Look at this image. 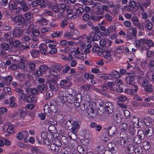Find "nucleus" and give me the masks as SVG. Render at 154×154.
Wrapping results in <instances>:
<instances>
[{"mask_svg":"<svg viewBox=\"0 0 154 154\" xmlns=\"http://www.w3.org/2000/svg\"><path fill=\"white\" fill-rule=\"evenodd\" d=\"M132 12H136L139 10V6L137 5V2L134 1H130L128 2Z\"/></svg>","mask_w":154,"mask_h":154,"instance_id":"17","label":"nucleus"},{"mask_svg":"<svg viewBox=\"0 0 154 154\" xmlns=\"http://www.w3.org/2000/svg\"><path fill=\"white\" fill-rule=\"evenodd\" d=\"M132 118L133 119H132V122L134 124V125H137L136 126H139V120L138 118L136 117L135 116H133Z\"/></svg>","mask_w":154,"mask_h":154,"instance_id":"54","label":"nucleus"},{"mask_svg":"<svg viewBox=\"0 0 154 154\" xmlns=\"http://www.w3.org/2000/svg\"><path fill=\"white\" fill-rule=\"evenodd\" d=\"M37 88L41 93L43 94L48 89V86L46 83L41 84L37 85Z\"/></svg>","mask_w":154,"mask_h":154,"instance_id":"15","label":"nucleus"},{"mask_svg":"<svg viewBox=\"0 0 154 154\" xmlns=\"http://www.w3.org/2000/svg\"><path fill=\"white\" fill-rule=\"evenodd\" d=\"M134 76L131 75L126 78V80L127 83L131 85H133L134 83Z\"/></svg>","mask_w":154,"mask_h":154,"instance_id":"28","label":"nucleus"},{"mask_svg":"<svg viewBox=\"0 0 154 154\" xmlns=\"http://www.w3.org/2000/svg\"><path fill=\"white\" fill-rule=\"evenodd\" d=\"M51 149L54 152H58L60 148L59 147L54 145L53 143L51 144L50 145Z\"/></svg>","mask_w":154,"mask_h":154,"instance_id":"41","label":"nucleus"},{"mask_svg":"<svg viewBox=\"0 0 154 154\" xmlns=\"http://www.w3.org/2000/svg\"><path fill=\"white\" fill-rule=\"evenodd\" d=\"M20 117L22 119H24L26 115V112L23 109H21L19 110Z\"/></svg>","mask_w":154,"mask_h":154,"instance_id":"51","label":"nucleus"},{"mask_svg":"<svg viewBox=\"0 0 154 154\" xmlns=\"http://www.w3.org/2000/svg\"><path fill=\"white\" fill-rule=\"evenodd\" d=\"M107 134L110 136H112L115 134L117 131L116 128L114 126H110L108 128Z\"/></svg>","mask_w":154,"mask_h":154,"instance_id":"23","label":"nucleus"},{"mask_svg":"<svg viewBox=\"0 0 154 154\" xmlns=\"http://www.w3.org/2000/svg\"><path fill=\"white\" fill-rule=\"evenodd\" d=\"M39 51L37 50H32L30 51V54L33 57H37L39 56Z\"/></svg>","mask_w":154,"mask_h":154,"instance_id":"42","label":"nucleus"},{"mask_svg":"<svg viewBox=\"0 0 154 154\" xmlns=\"http://www.w3.org/2000/svg\"><path fill=\"white\" fill-rule=\"evenodd\" d=\"M107 49V48H106V50H104L105 51L103 52V56L105 58L107 59L109 58H110L109 59L110 61H113V59L111 58V54L110 52H114V51L111 49Z\"/></svg>","mask_w":154,"mask_h":154,"instance_id":"22","label":"nucleus"},{"mask_svg":"<svg viewBox=\"0 0 154 154\" xmlns=\"http://www.w3.org/2000/svg\"><path fill=\"white\" fill-rule=\"evenodd\" d=\"M57 125H49L48 127V130L51 133H55L57 131L56 126Z\"/></svg>","mask_w":154,"mask_h":154,"instance_id":"35","label":"nucleus"},{"mask_svg":"<svg viewBox=\"0 0 154 154\" xmlns=\"http://www.w3.org/2000/svg\"><path fill=\"white\" fill-rule=\"evenodd\" d=\"M58 97L61 100L62 102L64 103L66 102V96L65 97H64L62 91L60 92Z\"/></svg>","mask_w":154,"mask_h":154,"instance_id":"49","label":"nucleus"},{"mask_svg":"<svg viewBox=\"0 0 154 154\" xmlns=\"http://www.w3.org/2000/svg\"><path fill=\"white\" fill-rule=\"evenodd\" d=\"M10 59L14 63H20L22 61L21 57L18 55H14L10 57Z\"/></svg>","mask_w":154,"mask_h":154,"instance_id":"27","label":"nucleus"},{"mask_svg":"<svg viewBox=\"0 0 154 154\" xmlns=\"http://www.w3.org/2000/svg\"><path fill=\"white\" fill-rule=\"evenodd\" d=\"M121 114L123 116V114L125 115L126 117V119H128V117H130V112L127 110H121L120 111Z\"/></svg>","mask_w":154,"mask_h":154,"instance_id":"45","label":"nucleus"},{"mask_svg":"<svg viewBox=\"0 0 154 154\" xmlns=\"http://www.w3.org/2000/svg\"><path fill=\"white\" fill-rule=\"evenodd\" d=\"M57 108L58 107L56 104L55 105H52L51 106V107H50V109L51 111L53 112H57Z\"/></svg>","mask_w":154,"mask_h":154,"instance_id":"59","label":"nucleus"},{"mask_svg":"<svg viewBox=\"0 0 154 154\" xmlns=\"http://www.w3.org/2000/svg\"><path fill=\"white\" fill-rule=\"evenodd\" d=\"M65 68L63 70L62 72L63 74H65L67 73L68 71L70 70V66L68 64H66L65 65Z\"/></svg>","mask_w":154,"mask_h":154,"instance_id":"58","label":"nucleus"},{"mask_svg":"<svg viewBox=\"0 0 154 154\" xmlns=\"http://www.w3.org/2000/svg\"><path fill=\"white\" fill-rule=\"evenodd\" d=\"M152 120L151 118L149 117H145L144 119L145 124L146 126H149L152 122Z\"/></svg>","mask_w":154,"mask_h":154,"instance_id":"38","label":"nucleus"},{"mask_svg":"<svg viewBox=\"0 0 154 154\" xmlns=\"http://www.w3.org/2000/svg\"><path fill=\"white\" fill-rule=\"evenodd\" d=\"M121 113V111L119 110L115 112L113 115V120L116 123H119L122 120L123 116Z\"/></svg>","mask_w":154,"mask_h":154,"instance_id":"9","label":"nucleus"},{"mask_svg":"<svg viewBox=\"0 0 154 154\" xmlns=\"http://www.w3.org/2000/svg\"><path fill=\"white\" fill-rule=\"evenodd\" d=\"M37 1L38 5H39L41 8H42L45 6L44 0H37Z\"/></svg>","mask_w":154,"mask_h":154,"instance_id":"53","label":"nucleus"},{"mask_svg":"<svg viewBox=\"0 0 154 154\" xmlns=\"http://www.w3.org/2000/svg\"><path fill=\"white\" fill-rule=\"evenodd\" d=\"M48 46L46 44H42L39 46V52L42 54L44 55H47L48 53Z\"/></svg>","mask_w":154,"mask_h":154,"instance_id":"18","label":"nucleus"},{"mask_svg":"<svg viewBox=\"0 0 154 154\" xmlns=\"http://www.w3.org/2000/svg\"><path fill=\"white\" fill-rule=\"evenodd\" d=\"M13 2H10L8 5L11 7L13 9L16 10L18 13L21 11L25 12L29 10V8L27 5L26 2L24 0H12Z\"/></svg>","mask_w":154,"mask_h":154,"instance_id":"1","label":"nucleus"},{"mask_svg":"<svg viewBox=\"0 0 154 154\" xmlns=\"http://www.w3.org/2000/svg\"><path fill=\"white\" fill-rule=\"evenodd\" d=\"M80 107L82 111L87 110L88 114L90 118H93L96 117L97 113L95 111L92 106L90 105L89 102H85L80 106Z\"/></svg>","mask_w":154,"mask_h":154,"instance_id":"2","label":"nucleus"},{"mask_svg":"<svg viewBox=\"0 0 154 154\" xmlns=\"http://www.w3.org/2000/svg\"><path fill=\"white\" fill-rule=\"evenodd\" d=\"M71 130V131L69 132L68 134V137L69 138L72 140H75L76 138V136L75 134L76 133H74Z\"/></svg>","mask_w":154,"mask_h":154,"instance_id":"40","label":"nucleus"},{"mask_svg":"<svg viewBox=\"0 0 154 154\" xmlns=\"http://www.w3.org/2000/svg\"><path fill=\"white\" fill-rule=\"evenodd\" d=\"M18 28H14L13 30L12 35L15 37H20L23 34V30Z\"/></svg>","mask_w":154,"mask_h":154,"instance_id":"13","label":"nucleus"},{"mask_svg":"<svg viewBox=\"0 0 154 154\" xmlns=\"http://www.w3.org/2000/svg\"><path fill=\"white\" fill-rule=\"evenodd\" d=\"M52 76L51 79L48 81L49 84L53 83L56 86L58 85L57 80L60 79L59 76L57 75L54 74L51 75Z\"/></svg>","mask_w":154,"mask_h":154,"instance_id":"19","label":"nucleus"},{"mask_svg":"<svg viewBox=\"0 0 154 154\" xmlns=\"http://www.w3.org/2000/svg\"><path fill=\"white\" fill-rule=\"evenodd\" d=\"M34 25L31 24L30 25L31 30H30L32 35V40L34 42H37L38 41V37L40 34V32L36 29L34 28Z\"/></svg>","mask_w":154,"mask_h":154,"instance_id":"6","label":"nucleus"},{"mask_svg":"<svg viewBox=\"0 0 154 154\" xmlns=\"http://www.w3.org/2000/svg\"><path fill=\"white\" fill-rule=\"evenodd\" d=\"M99 149H99L98 151V154H104L105 151V148L103 146L98 147Z\"/></svg>","mask_w":154,"mask_h":154,"instance_id":"63","label":"nucleus"},{"mask_svg":"<svg viewBox=\"0 0 154 154\" xmlns=\"http://www.w3.org/2000/svg\"><path fill=\"white\" fill-rule=\"evenodd\" d=\"M19 48L21 51H23L25 49H29L30 47L29 46L27 45L25 43L23 42L21 43Z\"/></svg>","mask_w":154,"mask_h":154,"instance_id":"39","label":"nucleus"},{"mask_svg":"<svg viewBox=\"0 0 154 154\" xmlns=\"http://www.w3.org/2000/svg\"><path fill=\"white\" fill-rule=\"evenodd\" d=\"M52 9L55 12L59 13L58 15L59 17L61 18L65 17L64 14L66 9L65 4L63 3L61 4L60 5H55L53 7Z\"/></svg>","mask_w":154,"mask_h":154,"instance_id":"3","label":"nucleus"},{"mask_svg":"<svg viewBox=\"0 0 154 154\" xmlns=\"http://www.w3.org/2000/svg\"><path fill=\"white\" fill-rule=\"evenodd\" d=\"M112 43L111 41L106 38L102 39L100 41V46L102 48H108L110 47Z\"/></svg>","mask_w":154,"mask_h":154,"instance_id":"8","label":"nucleus"},{"mask_svg":"<svg viewBox=\"0 0 154 154\" xmlns=\"http://www.w3.org/2000/svg\"><path fill=\"white\" fill-rule=\"evenodd\" d=\"M142 147L139 146H135L134 152L135 154H141L143 152Z\"/></svg>","mask_w":154,"mask_h":154,"instance_id":"32","label":"nucleus"},{"mask_svg":"<svg viewBox=\"0 0 154 154\" xmlns=\"http://www.w3.org/2000/svg\"><path fill=\"white\" fill-rule=\"evenodd\" d=\"M12 20L16 23V25L18 27L22 28L26 27V24L24 17L20 15H16L11 18Z\"/></svg>","mask_w":154,"mask_h":154,"instance_id":"4","label":"nucleus"},{"mask_svg":"<svg viewBox=\"0 0 154 154\" xmlns=\"http://www.w3.org/2000/svg\"><path fill=\"white\" fill-rule=\"evenodd\" d=\"M128 127L127 124L125 123L120 124L119 126V128L120 129L124 131H126L128 129Z\"/></svg>","mask_w":154,"mask_h":154,"instance_id":"50","label":"nucleus"},{"mask_svg":"<svg viewBox=\"0 0 154 154\" xmlns=\"http://www.w3.org/2000/svg\"><path fill=\"white\" fill-rule=\"evenodd\" d=\"M84 11V9L82 7H79L76 10V13L79 15H81Z\"/></svg>","mask_w":154,"mask_h":154,"instance_id":"61","label":"nucleus"},{"mask_svg":"<svg viewBox=\"0 0 154 154\" xmlns=\"http://www.w3.org/2000/svg\"><path fill=\"white\" fill-rule=\"evenodd\" d=\"M152 85L146 80H143L142 83V87L147 93H150L153 91Z\"/></svg>","mask_w":154,"mask_h":154,"instance_id":"7","label":"nucleus"},{"mask_svg":"<svg viewBox=\"0 0 154 154\" xmlns=\"http://www.w3.org/2000/svg\"><path fill=\"white\" fill-rule=\"evenodd\" d=\"M145 135V134L144 133L143 130H140L137 131V136H139L140 138H142V139H144Z\"/></svg>","mask_w":154,"mask_h":154,"instance_id":"46","label":"nucleus"},{"mask_svg":"<svg viewBox=\"0 0 154 154\" xmlns=\"http://www.w3.org/2000/svg\"><path fill=\"white\" fill-rule=\"evenodd\" d=\"M26 21L31 19L33 17L32 14L30 12H26L23 15Z\"/></svg>","mask_w":154,"mask_h":154,"instance_id":"37","label":"nucleus"},{"mask_svg":"<svg viewBox=\"0 0 154 154\" xmlns=\"http://www.w3.org/2000/svg\"><path fill=\"white\" fill-rule=\"evenodd\" d=\"M128 143V142L126 140L123 139L119 140L117 144L120 145L122 148H125L127 146Z\"/></svg>","mask_w":154,"mask_h":154,"instance_id":"29","label":"nucleus"},{"mask_svg":"<svg viewBox=\"0 0 154 154\" xmlns=\"http://www.w3.org/2000/svg\"><path fill=\"white\" fill-rule=\"evenodd\" d=\"M138 130L137 128L134 127L130 126L129 127V132L130 134L132 135H134L136 132Z\"/></svg>","mask_w":154,"mask_h":154,"instance_id":"33","label":"nucleus"},{"mask_svg":"<svg viewBox=\"0 0 154 154\" xmlns=\"http://www.w3.org/2000/svg\"><path fill=\"white\" fill-rule=\"evenodd\" d=\"M31 152L30 154H38L39 153L38 150V149L33 147L31 149Z\"/></svg>","mask_w":154,"mask_h":154,"instance_id":"64","label":"nucleus"},{"mask_svg":"<svg viewBox=\"0 0 154 154\" xmlns=\"http://www.w3.org/2000/svg\"><path fill=\"white\" fill-rule=\"evenodd\" d=\"M52 143L59 147H61L62 145L61 140L57 139L54 138V140H53Z\"/></svg>","mask_w":154,"mask_h":154,"instance_id":"43","label":"nucleus"},{"mask_svg":"<svg viewBox=\"0 0 154 154\" xmlns=\"http://www.w3.org/2000/svg\"><path fill=\"white\" fill-rule=\"evenodd\" d=\"M82 18L84 21H87L90 19V15L88 13H85L82 16Z\"/></svg>","mask_w":154,"mask_h":154,"instance_id":"62","label":"nucleus"},{"mask_svg":"<svg viewBox=\"0 0 154 154\" xmlns=\"http://www.w3.org/2000/svg\"><path fill=\"white\" fill-rule=\"evenodd\" d=\"M146 29L148 31H151L153 28V25L149 19H146L143 23Z\"/></svg>","mask_w":154,"mask_h":154,"instance_id":"20","label":"nucleus"},{"mask_svg":"<svg viewBox=\"0 0 154 154\" xmlns=\"http://www.w3.org/2000/svg\"><path fill=\"white\" fill-rule=\"evenodd\" d=\"M15 90L17 93V95L20 97V98L22 100L24 95L26 94L24 93V91L19 88H16Z\"/></svg>","mask_w":154,"mask_h":154,"instance_id":"25","label":"nucleus"},{"mask_svg":"<svg viewBox=\"0 0 154 154\" xmlns=\"http://www.w3.org/2000/svg\"><path fill=\"white\" fill-rule=\"evenodd\" d=\"M66 96H71L74 95H75V92L74 91L72 90L71 88H68L66 90Z\"/></svg>","mask_w":154,"mask_h":154,"instance_id":"44","label":"nucleus"},{"mask_svg":"<svg viewBox=\"0 0 154 154\" xmlns=\"http://www.w3.org/2000/svg\"><path fill=\"white\" fill-rule=\"evenodd\" d=\"M59 85L62 88L66 89L70 87L71 86V84L69 79H64L60 81Z\"/></svg>","mask_w":154,"mask_h":154,"instance_id":"11","label":"nucleus"},{"mask_svg":"<svg viewBox=\"0 0 154 154\" xmlns=\"http://www.w3.org/2000/svg\"><path fill=\"white\" fill-rule=\"evenodd\" d=\"M131 20L133 22V24L134 25H136L139 23V20L137 17L136 16H134L131 19Z\"/></svg>","mask_w":154,"mask_h":154,"instance_id":"56","label":"nucleus"},{"mask_svg":"<svg viewBox=\"0 0 154 154\" xmlns=\"http://www.w3.org/2000/svg\"><path fill=\"white\" fill-rule=\"evenodd\" d=\"M63 33L62 32L57 31L54 32L51 35V36L54 38H55L58 37H61L63 35Z\"/></svg>","mask_w":154,"mask_h":154,"instance_id":"30","label":"nucleus"},{"mask_svg":"<svg viewBox=\"0 0 154 154\" xmlns=\"http://www.w3.org/2000/svg\"><path fill=\"white\" fill-rule=\"evenodd\" d=\"M110 137V140H112L114 142L116 143L117 144L118 141L119 140V138L116 135H113Z\"/></svg>","mask_w":154,"mask_h":154,"instance_id":"57","label":"nucleus"},{"mask_svg":"<svg viewBox=\"0 0 154 154\" xmlns=\"http://www.w3.org/2000/svg\"><path fill=\"white\" fill-rule=\"evenodd\" d=\"M66 100L69 103L75 104V97L74 95L66 96Z\"/></svg>","mask_w":154,"mask_h":154,"instance_id":"34","label":"nucleus"},{"mask_svg":"<svg viewBox=\"0 0 154 154\" xmlns=\"http://www.w3.org/2000/svg\"><path fill=\"white\" fill-rule=\"evenodd\" d=\"M135 146H134L131 143H129L127 146V150L129 153H132L134 151Z\"/></svg>","mask_w":154,"mask_h":154,"instance_id":"36","label":"nucleus"},{"mask_svg":"<svg viewBox=\"0 0 154 154\" xmlns=\"http://www.w3.org/2000/svg\"><path fill=\"white\" fill-rule=\"evenodd\" d=\"M1 48L4 50H8L9 48V45L7 43H4L1 45Z\"/></svg>","mask_w":154,"mask_h":154,"instance_id":"55","label":"nucleus"},{"mask_svg":"<svg viewBox=\"0 0 154 154\" xmlns=\"http://www.w3.org/2000/svg\"><path fill=\"white\" fill-rule=\"evenodd\" d=\"M14 73L16 78L19 82H22L25 80L26 78L23 73L17 71H15Z\"/></svg>","mask_w":154,"mask_h":154,"instance_id":"16","label":"nucleus"},{"mask_svg":"<svg viewBox=\"0 0 154 154\" xmlns=\"http://www.w3.org/2000/svg\"><path fill=\"white\" fill-rule=\"evenodd\" d=\"M22 100L26 102L31 103L32 101L35 102L36 99L33 95H29L28 94H26L24 95Z\"/></svg>","mask_w":154,"mask_h":154,"instance_id":"10","label":"nucleus"},{"mask_svg":"<svg viewBox=\"0 0 154 154\" xmlns=\"http://www.w3.org/2000/svg\"><path fill=\"white\" fill-rule=\"evenodd\" d=\"M145 134L147 137H152L154 134V126L151 125L146 128L145 130Z\"/></svg>","mask_w":154,"mask_h":154,"instance_id":"14","label":"nucleus"},{"mask_svg":"<svg viewBox=\"0 0 154 154\" xmlns=\"http://www.w3.org/2000/svg\"><path fill=\"white\" fill-rule=\"evenodd\" d=\"M104 102H103L102 101H101L99 103V106H100V107L101 109L100 112H98V114L99 115H101L104 112V109L105 108L104 106Z\"/></svg>","mask_w":154,"mask_h":154,"instance_id":"52","label":"nucleus"},{"mask_svg":"<svg viewBox=\"0 0 154 154\" xmlns=\"http://www.w3.org/2000/svg\"><path fill=\"white\" fill-rule=\"evenodd\" d=\"M104 108L106 112L111 114L113 112L114 107L111 103L108 102L105 103Z\"/></svg>","mask_w":154,"mask_h":154,"instance_id":"12","label":"nucleus"},{"mask_svg":"<svg viewBox=\"0 0 154 154\" xmlns=\"http://www.w3.org/2000/svg\"><path fill=\"white\" fill-rule=\"evenodd\" d=\"M72 126L71 127V130L73 132L76 133L78 129H79L80 125L79 123L77 121H72Z\"/></svg>","mask_w":154,"mask_h":154,"instance_id":"21","label":"nucleus"},{"mask_svg":"<svg viewBox=\"0 0 154 154\" xmlns=\"http://www.w3.org/2000/svg\"><path fill=\"white\" fill-rule=\"evenodd\" d=\"M53 66L58 71L61 70L63 69L64 68V66H63L60 64L54 65Z\"/></svg>","mask_w":154,"mask_h":154,"instance_id":"60","label":"nucleus"},{"mask_svg":"<svg viewBox=\"0 0 154 154\" xmlns=\"http://www.w3.org/2000/svg\"><path fill=\"white\" fill-rule=\"evenodd\" d=\"M107 147L109 151L112 153L116 152L118 150L117 146L113 143H109L107 145Z\"/></svg>","mask_w":154,"mask_h":154,"instance_id":"24","label":"nucleus"},{"mask_svg":"<svg viewBox=\"0 0 154 154\" xmlns=\"http://www.w3.org/2000/svg\"><path fill=\"white\" fill-rule=\"evenodd\" d=\"M21 43L20 41L19 40H15L14 42L13 41L11 42V41L10 40V44L11 45L15 48L19 47Z\"/></svg>","mask_w":154,"mask_h":154,"instance_id":"31","label":"nucleus"},{"mask_svg":"<svg viewBox=\"0 0 154 154\" xmlns=\"http://www.w3.org/2000/svg\"><path fill=\"white\" fill-rule=\"evenodd\" d=\"M28 65L29 66L30 72L34 73L35 72L36 63L32 62H29L28 63Z\"/></svg>","mask_w":154,"mask_h":154,"instance_id":"26","label":"nucleus"},{"mask_svg":"<svg viewBox=\"0 0 154 154\" xmlns=\"http://www.w3.org/2000/svg\"><path fill=\"white\" fill-rule=\"evenodd\" d=\"M48 69V67L47 65H41L39 67L38 70L35 71L33 74L36 77H40Z\"/></svg>","mask_w":154,"mask_h":154,"instance_id":"5","label":"nucleus"},{"mask_svg":"<svg viewBox=\"0 0 154 154\" xmlns=\"http://www.w3.org/2000/svg\"><path fill=\"white\" fill-rule=\"evenodd\" d=\"M143 139L140 138V137L138 136H136L134 137V142L137 144H139L140 143Z\"/></svg>","mask_w":154,"mask_h":154,"instance_id":"47","label":"nucleus"},{"mask_svg":"<svg viewBox=\"0 0 154 154\" xmlns=\"http://www.w3.org/2000/svg\"><path fill=\"white\" fill-rule=\"evenodd\" d=\"M48 21L45 18H43L40 20H38V22L41 25L44 26H46L48 24Z\"/></svg>","mask_w":154,"mask_h":154,"instance_id":"48","label":"nucleus"}]
</instances>
